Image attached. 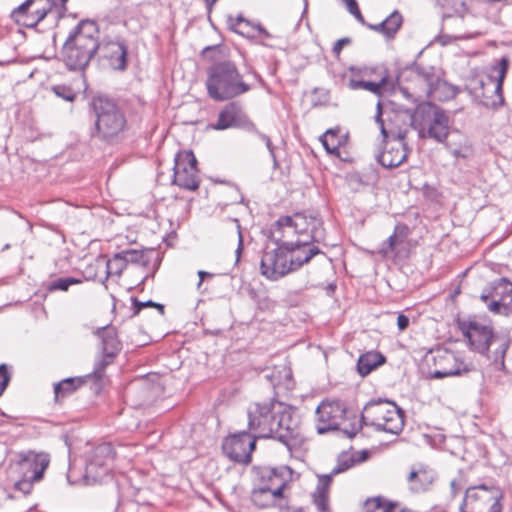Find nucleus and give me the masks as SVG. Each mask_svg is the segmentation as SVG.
Instances as JSON below:
<instances>
[{"instance_id": "nucleus-1", "label": "nucleus", "mask_w": 512, "mask_h": 512, "mask_svg": "<svg viewBox=\"0 0 512 512\" xmlns=\"http://www.w3.org/2000/svg\"><path fill=\"white\" fill-rule=\"evenodd\" d=\"M248 429L256 438H274L291 448L298 442V427L291 414L273 402L253 403L248 409Z\"/></svg>"}, {"instance_id": "nucleus-2", "label": "nucleus", "mask_w": 512, "mask_h": 512, "mask_svg": "<svg viewBox=\"0 0 512 512\" xmlns=\"http://www.w3.org/2000/svg\"><path fill=\"white\" fill-rule=\"evenodd\" d=\"M90 107L95 116L91 138L110 145L126 138L130 124L125 109L117 101L103 95L94 96Z\"/></svg>"}, {"instance_id": "nucleus-3", "label": "nucleus", "mask_w": 512, "mask_h": 512, "mask_svg": "<svg viewBox=\"0 0 512 512\" xmlns=\"http://www.w3.org/2000/svg\"><path fill=\"white\" fill-rule=\"evenodd\" d=\"M99 49V29L96 22L81 20L68 34L61 60L69 71H84Z\"/></svg>"}, {"instance_id": "nucleus-4", "label": "nucleus", "mask_w": 512, "mask_h": 512, "mask_svg": "<svg viewBox=\"0 0 512 512\" xmlns=\"http://www.w3.org/2000/svg\"><path fill=\"white\" fill-rule=\"evenodd\" d=\"M457 325L467 339L470 349L492 358L497 367H504V358L509 347V340L506 337L495 335L489 323L475 316L459 318Z\"/></svg>"}, {"instance_id": "nucleus-5", "label": "nucleus", "mask_w": 512, "mask_h": 512, "mask_svg": "<svg viewBox=\"0 0 512 512\" xmlns=\"http://www.w3.org/2000/svg\"><path fill=\"white\" fill-rule=\"evenodd\" d=\"M321 219L295 213L292 216H281L270 229V238L283 248L297 245L320 242L323 239Z\"/></svg>"}, {"instance_id": "nucleus-6", "label": "nucleus", "mask_w": 512, "mask_h": 512, "mask_svg": "<svg viewBox=\"0 0 512 512\" xmlns=\"http://www.w3.org/2000/svg\"><path fill=\"white\" fill-rule=\"evenodd\" d=\"M208 95L216 101L240 96L251 89L231 61L216 63L208 70L206 81Z\"/></svg>"}, {"instance_id": "nucleus-7", "label": "nucleus", "mask_w": 512, "mask_h": 512, "mask_svg": "<svg viewBox=\"0 0 512 512\" xmlns=\"http://www.w3.org/2000/svg\"><path fill=\"white\" fill-rule=\"evenodd\" d=\"M400 116L403 121L411 120L419 138H430L442 143L449 135V117L443 109L431 102H422L416 106L413 114Z\"/></svg>"}, {"instance_id": "nucleus-8", "label": "nucleus", "mask_w": 512, "mask_h": 512, "mask_svg": "<svg viewBox=\"0 0 512 512\" xmlns=\"http://www.w3.org/2000/svg\"><path fill=\"white\" fill-rule=\"evenodd\" d=\"M360 423L361 427L372 426L378 431L398 435L404 427V415L395 403L379 399L364 406Z\"/></svg>"}, {"instance_id": "nucleus-9", "label": "nucleus", "mask_w": 512, "mask_h": 512, "mask_svg": "<svg viewBox=\"0 0 512 512\" xmlns=\"http://www.w3.org/2000/svg\"><path fill=\"white\" fill-rule=\"evenodd\" d=\"M435 81L437 73L434 67L415 64L397 77L395 85L405 98L417 102L428 97Z\"/></svg>"}, {"instance_id": "nucleus-10", "label": "nucleus", "mask_w": 512, "mask_h": 512, "mask_svg": "<svg viewBox=\"0 0 512 512\" xmlns=\"http://www.w3.org/2000/svg\"><path fill=\"white\" fill-rule=\"evenodd\" d=\"M503 491L494 484L468 487L460 512H502Z\"/></svg>"}, {"instance_id": "nucleus-11", "label": "nucleus", "mask_w": 512, "mask_h": 512, "mask_svg": "<svg viewBox=\"0 0 512 512\" xmlns=\"http://www.w3.org/2000/svg\"><path fill=\"white\" fill-rule=\"evenodd\" d=\"M401 114L413 113L408 109H395L393 103H388L385 105L381 101H378L375 121L379 125L381 134L384 139L390 136L395 140L403 141L410 128H413L411 120L408 122L403 121V118L400 116Z\"/></svg>"}, {"instance_id": "nucleus-12", "label": "nucleus", "mask_w": 512, "mask_h": 512, "mask_svg": "<svg viewBox=\"0 0 512 512\" xmlns=\"http://www.w3.org/2000/svg\"><path fill=\"white\" fill-rule=\"evenodd\" d=\"M50 458L47 453H37L31 450L15 454L10 466V473L16 477L42 479L48 468Z\"/></svg>"}, {"instance_id": "nucleus-13", "label": "nucleus", "mask_w": 512, "mask_h": 512, "mask_svg": "<svg viewBox=\"0 0 512 512\" xmlns=\"http://www.w3.org/2000/svg\"><path fill=\"white\" fill-rule=\"evenodd\" d=\"M173 183L189 191L198 189L200 178L197 169V159L192 151H180L175 155Z\"/></svg>"}, {"instance_id": "nucleus-14", "label": "nucleus", "mask_w": 512, "mask_h": 512, "mask_svg": "<svg viewBox=\"0 0 512 512\" xmlns=\"http://www.w3.org/2000/svg\"><path fill=\"white\" fill-rule=\"evenodd\" d=\"M347 409L340 401H322L316 409V430L318 434L340 430Z\"/></svg>"}, {"instance_id": "nucleus-15", "label": "nucleus", "mask_w": 512, "mask_h": 512, "mask_svg": "<svg viewBox=\"0 0 512 512\" xmlns=\"http://www.w3.org/2000/svg\"><path fill=\"white\" fill-rule=\"evenodd\" d=\"M256 439V436L245 431L234 434L223 441V453L236 463L248 464L255 449Z\"/></svg>"}, {"instance_id": "nucleus-16", "label": "nucleus", "mask_w": 512, "mask_h": 512, "mask_svg": "<svg viewBox=\"0 0 512 512\" xmlns=\"http://www.w3.org/2000/svg\"><path fill=\"white\" fill-rule=\"evenodd\" d=\"M480 299L489 311L495 314H509L512 311V282L500 279L488 293H482Z\"/></svg>"}, {"instance_id": "nucleus-17", "label": "nucleus", "mask_w": 512, "mask_h": 512, "mask_svg": "<svg viewBox=\"0 0 512 512\" xmlns=\"http://www.w3.org/2000/svg\"><path fill=\"white\" fill-rule=\"evenodd\" d=\"M290 262L285 249L277 245L270 251H265L261 258V274L269 280L276 281L291 273Z\"/></svg>"}, {"instance_id": "nucleus-18", "label": "nucleus", "mask_w": 512, "mask_h": 512, "mask_svg": "<svg viewBox=\"0 0 512 512\" xmlns=\"http://www.w3.org/2000/svg\"><path fill=\"white\" fill-rule=\"evenodd\" d=\"M435 369L431 376L436 379L461 375L468 372V367L458 359L456 354L447 349H438L433 355Z\"/></svg>"}, {"instance_id": "nucleus-19", "label": "nucleus", "mask_w": 512, "mask_h": 512, "mask_svg": "<svg viewBox=\"0 0 512 512\" xmlns=\"http://www.w3.org/2000/svg\"><path fill=\"white\" fill-rule=\"evenodd\" d=\"M212 128L215 130L228 128L255 129V125L238 103L230 102L220 111L218 120L215 124H212Z\"/></svg>"}, {"instance_id": "nucleus-20", "label": "nucleus", "mask_w": 512, "mask_h": 512, "mask_svg": "<svg viewBox=\"0 0 512 512\" xmlns=\"http://www.w3.org/2000/svg\"><path fill=\"white\" fill-rule=\"evenodd\" d=\"M39 2L42 1L26 0L11 12V18L20 26L26 28L35 27L51 11V5L34 7Z\"/></svg>"}, {"instance_id": "nucleus-21", "label": "nucleus", "mask_w": 512, "mask_h": 512, "mask_svg": "<svg viewBox=\"0 0 512 512\" xmlns=\"http://www.w3.org/2000/svg\"><path fill=\"white\" fill-rule=\"evenodd\" d=\"M292 477V469L288 466L264 468L261 471L260 486L283 500V490Z\"/></svg>"}, {"instance_id": "nucleus-22", "label": "nucleus", "mask_w": 512, "mask_h": 512, "mask_svg": "<svg viewBox=\"0 0 512 512\" xmlns=\"http://www.w3.org/2000/svg\"><path fill=\"white\" fill-rule=\"evenodd\" d=\"M97 53H99L101 58L106 59L113 69L120 71L126 69L128 47L124 41H99V49Z\"/></svg>"}, {"instance_id": "nucleus-23", "label": "nucleus", "mask_w": 512, "mask_h": 512, "mask_svg": "<svg viewBox=\"0 0 512 512\" xmlns=\"http://www.w3.org/2000/svg\"><path fill=\"white\" fill-rule=\"evenodd\" d=\"M290 262L291 272L297 271L304 264H307L314 256L321 253L320 249L314 245V242L309 244H297L284 248Z\"/></svg>"}, {"instance_id": "nucleus-24", "label": "nucleus", "mask_w": 512, "mask_h": 512, "mask_svg": "<svg viewBox=\"0 0 512 512\" xmlns=\"http://www.w3.org/2000/svg\"><path fill=\"white\" fill-rule=\"evenodd\" d=\"M435 472L423 466L412 467L407 476L408 489L415 494L427 491L435 480Z\"/></svg>"}, {"instance_id": "nucleus-25", "label": "nucleus", "mask_w": 512, "mask_h": 512, "mask_svg": "<svg viewBox=\"0 0 512 512\" xmlns=\"http://www.w3.org/2000/svg\"><path fill=\"white\" fill-rule=\"evenodd\" d=\"M408 152L403 141L396 140L390 147L384 150L378 157V162L385 168H395L401 165L407 158Z\"/></svg>"}, {"instance_id": "nucleus-26", "label": "nucleus", "mask_w": 512, "mask_h": 512, "mask_svg": "<svg viewBox=\"0 0 512 512\" xmlns=\"http://www.w3.org/2000/svg\"><path fill=\"white\" fill-rule=\"evenodd\" d=\"M94 334L101 340L102 353H108L109 356H117L122 349L121 341L118 339L116 327L106 325L97 328Z\"/></svg>"}, {"instance_id": "nucleus-27", "label": "nucleus", "mask_w": 512, "mask_h": 512, "mask_svg": "<svg viewBox=\"0 0 512 512\" xmlns=\"http://www.w3.org/2000/svg\"><path fill=\"white\" fill-rule=\"evenodd\" d=\"M363 89L375 95H381L382 91L395 92V81L390 79L387 73L381 74L375 80H358L354 78V90Z\"/></svg>"}, {"instance_id": "nucleus-28", "label": "nucleus", "mask_w": 512, "mask_h": 512, "mask_svg": "<svg viewBox=\"0 0 512 512\" xmlns=\"http://www.w3.org/2000/svg\"><path fill=\"white\" fill-rule=\"evenodd\" d=\"M332 477L331 473L317 475L318 482L312 496L313 502L320 512H327L329 510V489Z\"/></svg>"}, {"instance_id": "nucleus-29", "label": "nucleus", "mask_w": 512, "mask_h": 512, "mask_svg": "<svg viewBox=\"0 0 512 512\" xmlns=\"http://www.w3.org/2000/svg\"><path fill=\"white\" fill-rule=\"evenodd\" d=\"M227 24L231 31L243 36H253L254 31H257L266 38L270 36L261 24H252L251 21L245 19L241 14L237 17L229 15L227 18Z\"/></svg>"}, {"instance_id": "nucleus-30", "label": "nucleus", "mask_w": 512, "mask_h": 512, "mask_svg": "<svg viewBox=\"0 0 512 512\" xmlns=\"http://www.w3.org/2000/svg\"><path fill=\"white\" fill-rule=\"evenodd\" d=\"M386 362L385 356L378 351H368L360 355L357 361V372L365 377Z\"/></svg>"}, {"instance_id": "nucleus-31", "label": "nucleus", "mask_w": 512, "mask_h": 512, "mask_svg": "<svg viewBox=\"0 0 512 512\" xmlns=\"http://www.w3.org/2000/svg\"><path fill=\"white\" fill-rule=\"evenodd\" d=\"M408 236V229L403 224L395 226L394 233L384 243L382 252L399 254L403 251V244Z\"/></svg>"}, {"instance_id": "nucleus-32", "label": "nucleus", "mask_w": 512, "mask_h": 512, "mask_svg": "<svg viewBox=\"0 0 512 512\" xmlns=\"http://www.w3.org/2000/svg\"><path fill=\"white\" fill-rule=\"evenodd\" d=\"M86 382L84 377H69L54 384L55 401L58 402L80 388Z\"/></svg>"}, {"instance_id": "nucleus-33", "label": "nucleus", "mask_w": 512, "mask_h": 512, "mask_svg": "<svg viewBox=\"0 0 512 512\" xmlns=\"http://www.w3.org/2000/svg\"><path fill=\"white\" fill-rule=\"evenodd\" d=\"M458 94V89L442 80L437 74V81L433 83L431 93L427 98H431L436 101H447L454 98Z\"/></svg>"}, {"instance_id": "nucleus-34", "label": "nucleus", "mask_w": 512, "mask_h": 512, "mask_svg": "<svg viewBox=\"0 0 512 512\" xmlns=\"http://www.w3.org/2000/svg\"><path fill=\"white\" fill-rule=\"evenodd\" d=\"M266 490H267L266 488L259 485L258 488H255L252 491L251 499H252V502L254 503V505L259 508L278 506L280 509H282L284 507V505L282 503L277 504V501L278 500L282 501V499H280L276 495H272V493L270 491H266Z\"/></svg>"}, {"instance_id": "nucleus-35", "label": "nucleus", "mask_w": 512, "mask_h": 512, "mask_svg": "<svg viewBox=\"0 0 512 512\" xmlns=\"http://www.w3.org/2000/svg\"><path fill=\"white\" fill-rule=\"evenodd\" d=\"M114 456L113 446L110 443H102L93 449L89 461L101 464V467H109Z\"/></svg>"}, {"instance_id": "nucleus-36", "label": "nucleus", "mask_w": 512, "mask_h": 512, "mask_svg": "<svg viewBox=\"0 0 512 512\" xmlns=\"http://www.w3.org/2000/svg\"><path fill=\"white\" fill-rule=\"evenodd\" d=\"M395 507V503L382 496H377L365 500L360 512H394Z\"/></svg>"}, {"instance_id": "nucleus-37", "label": "nucleus", "mask_w": 512, "mask_h": 512, "mask_svg": "<svg viewBox=\"0 0 512 512\" xmlns=\"http://www.w3.org/2000/svg\"><path fill=\"white\" fill-rule=\"evenodd\" d=\"M320 141L325 150L335 156H340L341 149L344 148L341 138L338 135V130L329 129L321 137Z\"/></svg>"}, {"instance_id": "nucleus-38", "label": "nucleus", "mask_w": 512, "mask_h": 512, "mask_svg": "<svg viewBox=\"0 0 512 512\" xmlns=\"http://www.w3.org/2000/svg\"><path fill=\"white\" fill-rule=\"evenodd\" d=\"M270 379L274 387H283L289 390L294 386L292 370L288 366L276 368Z\"/></svg>"}, {"instance_id": "nucleus-39", "label": "nucleus", "mask_w": 512, "mask_h": 512, "mask_svg": "<svg viewBox=\"0 0 512 512\" xmlns=\"http://www.w3.org/2000/svg\"><path fill=\"white\" fill-rule=\"evenodd\" d=\"M493 70L497 72V76L493 79L492 77H488L489 83L496 82L494 87V92L497 94L499 98V105H503L504 98L502 95V85L505 79L507 70H508V61L505 58H502L498 65H496Z\"/></svg>"}, {"instance_id": "nucleus-40", "label": "nucleus", "mask_w": 512, "mask_h": 512, "mask_svg": "<svg viewBox=\"0 0 512 512\" xmlns=\"http://www.w3.org/2000/svg\"><path fill=\"white\" fill-rule=\"evenodd\" d=\"M110 467H101V464L88 460L85 468L84 478L87 484H95L101 482L108 474Z\"/></svg>"}, {"instance_id": "nucleus-41", "label": "nucleus", "mask_w": 512, "mask_h": 512, "mask_svg": "<svg viewBox=\"0 0 512 512\" xmlns=\"http://www.w3.org/2000/svg\"><path fill=\"white\" fill-rule=\"evenodd\" d=\"M386 27V38L392 39L403 23L402 15L399 11H393L386 19L383 20Z\"/></svg>"}, {"instance_id": "nucleus-42", "label": "nucleus", "mask_w": 512, "mask_h": 512, "mask_svg": "<svg viewBox=\"0 0 512 512\" xmlns=\"http://www.w3.org/2000/svg\"><path fill=\"white\" fill-rule=\"evenodd\" d=\"M352 467V452L351 450L343 451L337 458V464L330 472L333 476L343 473Z\"/></svg>"}, {"instance_id": "nucleus-43", "label": "nucleus", "mask_w": 512, "mask_h": 512, "mask_svg": "<svg viewBox=\"0 0 512 512\" xmlns=\"http://www.w3.org/2000/svg\"><path fill=\"white\" fill-rule=\"evenodd\" d=\"M81 280L74 277H62L49 282L47 290L50 292L61 290L67 291L71 285L80 284Z\"/></svg>"}, {"instance_id": "nucleus-44", "label": "nucleus", "mask_w": 512, "mask_h": 512, "mask_svg": "<svg viewBox=\"0 0 512 512\" xmlns=\"http://www.w3.org/2000/svg\"><path fill=\"white\" fill-rule=\"evenodd\" d=\"M378 180V173L374 167H369L364 173L359 174L357 183L363 187H373Z\"/></svg>"}, {"instance_id": "nucleus-45", "label": "nucleus", "mask_w": 512, "mask_h": 512, "mask_svg": "<svg viewBox=\"0 0 512 512\" xmlns=\"http://www.w3.org/2000/svg\"><path fill=\"white\" fill-rule=\"evenodd\" d=\"M127 264L119 255L116 253L114 257L107 262V274H117L120 275L122 271L126 268Z\"/></svg>"}, {"instance_id": "nucleus-46", "label": "nucleus", "mask_w": 512, "mask_h": 512, "mask_svg": "<svg viewBox=\"0 0 512 512\" xmlns=\"http://www.w3.org/2000/svg\"><path fill=\"white\" fill-rule=\"evenodd\" d=\"M147 307H154L157 308L159 311V314L161 316L164 315V305L160 303L153 302L152 300H148L145 302L139 301L137 298H133V315H138L140 311Z\"/></svg>"}, {"instance_id": "nucleus-47", "label": "nucleus", "mask_w": 512, "mask_h": 512, "mask_svg": "<svg viewBox=\"0 0 512 512\" xmlns=\"http://www.w3.org/2000/svg\"><path fill=\"white\" fill-rule=\"evenodd\" d=\"M52 91L56 96L68 102H73L77 96L76 92L67 85H55L52 87Z\"/></svg>"}, {"instance_id": "nucleus-48", "label": "nucleus", "mask_w": 512, "mask_h": 512, "mask_svg": "<svg viewBox=\"0 0 512 512\" xmlns=\"http://www.w3.org/2000/svg\"><path fill=\"white\" fill-rule=\"evenodd\" d=\"M116 356H109L108 353H102V357L95 363L93 373L97 378H102L106 367L113 363Z\"/></svg>"}, {"instance_id": "nucleus-49", "label": "nucleus", "mask_w": 512, "mask_h": 512, "mask_svg": "<svg viewBox=\"0 0 512 512\" xmlns=\"http://www.w3.org/2000/svg\"><path fill=\"white\" fill-rule=\"evenodd\" d=\"M18 480L15 482L14 487L16 490L21 491L23 494H29L32 491L33 483L38 482L41 479H30L27 477H17Z\"/></svg>"}, {"instance_id": "nucleus-50", "label": "nucleus", "mask_w": 512, "mask_h": 512, "mask_svg": "<svg viewBox=\"0 0 512 512\" xmlns=\"http://www.w3.org/2000/svg\"><path fill=\"white\" fill-rule=\"evenodd\" d=\"M119 255L122 257L126 264L138 263L143 257V253L135 249L123 250L119 252Z\"/></svg>"}, {"instance_id": "nucleus-51", "label": "nucleus", "mask_w": 512, "mask_h": 512, "mask_svg": "<svg viewBox=\"0 0 512 512\" xmlns=\"http://www.w3.org/2000/svg\"><path fill=\"white\" fill-rule=\"evenodd\" d=\"M11 380V374L6 364H0V396L4 393Z\"/></svg>"}, {"instance_id": "nucleus-52", "label": "nucleus", "mask_w": 512, "mask_h": 512, "mask_svg": "<svg viewBox=\"0 0 512 512\" xmlns=\"http://www.w3.org/2000/svg\"><path fill=\"white\" fill-rule=\"evenodd\" d=\"M374 452L375 449H362L359 451H354V465L365 463L372 457Z\"/></svg>"}, {"instance_id": "nucleus-53", "label": "nucleus", "mask_w": 512, "mask_h": 512, "mask_svg": "<svg viewBox=\"0 0 512 512\" xmlns=\"http://www.w3.org/2000/svg\"><path fill=\"white\" fill-rule=\"evenodd\" d=\"M312 98H319V100H313V106L323 105L329 98L328 91L323 88H315L312 92Z\"/></svg>"}, {"instance_id": "nucleus-54", "label": "nucleus", "mask_w": 512, "mask_h": 512, "mask_svg": "<svg viewBox=\"0 0 512 512\" xmlns=\"http://www.w3.org/2000/svg\"><path fill=\"white\" fill-rule=\"evenodd\" d=\"M352 43V39L350 37H344L335 42L332 47V54L339 59L342 49L345 46H349Z\"/></svg>"}, {"instance_id": "nucleus-55", "label": "nucleus", "mask_w": 512, "mask_h": 512, "mask_svg": "<svg viewBox=\"0 0 512 512\" xmlns=\"http://www.w3.org/2000/svg\"><path fill=\"white\" fill-rule=\"evenodd\" d=\"M250 131L254 132L260 140H262V142L265 143L267 149L269 150L270 152V155L271 157L273 158V160L276 162V156H275V147L273 146L272 142H271V139L269 136H267L266 134L264 133H261L259 132L256 128L255 129H249Z\"/></svg>"}, {"instance_id": "nucleus-56", "label": "nucleus", "mask_w": 512, "mask_h": 512, "mask_svg": "<svg viewBox=\"0 0 512 512\" xmlns=\"http://www.w3.org/2000/svg\"><path fill=\"white\" fill-rule=\"evenodd\" d=\"M340 83L347 88H352V66L340 75Z\"/></svg>"}, {"instance_id": "nucleus-57", "label": "nucleus", "mask_w": 512, "mask_h": 512, "mask_svg": "<svg viewBox=\"0 0 512 512\" xmlns=\"http://www.w3.org/2000/svg\"><path fill=\"white\" fill-rule=\"evenodd\" d=\"M397 326L400 331H404L409 326V318L406 315L400 313L397 317Z\"/></svg>"}, {"instance_id": "nucleus-58", "label": "nucleus", "mask_w": 512, "mask_h": 512, "mask_svg": "<svg viewBox=\"0 0 512 512\" xmlns=\"http://www.w3.org/2000/svg\"><path fill=\"white\" fill-rule=\"evenodd\" d=\"M242 251H243V236H242L241 231L239 230L238 231V246H237V249L235 251L236 263L239 262L241 254H242Z\"/></svg>"}, {"instance_id": "nucleus-59", "label": "nucleus", "mask_w": 512, "mask_h": 512, "mask_svg": "<svg viewBox=\"0 0 512 512\" xmlns=\"http://www.w3.org/2000/svg\"><path fill=\"white\" fill-rule=\"evenodd\" d=\"M369 27L378 32V33H381L382 35H384L386 37V27H385V24H384V21H381L380 23L376 24V25H369Z\"/></svg>"}, {"instance_id": "nucleus-60", "label": "nucleus", "mask_w": 512, "mask_h": 512, "mask_svg": "<svg viewBox=\"0 0 512 512\" xmlns=\"http://www.w3.org/2000/svg\"><path fill=\"white\" fill-rule=\"evenodd\" d=\"M346 149V144L344 145V148L341 149V153H340V156H337L341 161L343 162H351L352 159L349 155V153L345 150Z\"/></svg>"}, {"instance_id": "nucleus-61", "label": "nucleus", "mask_w": 512, "mask_h": 512, "mask_svg": "<svg viewBox=\"0 0 512 512\" xmlns=\"http://www.w3.org/2000/svg\"><path fill=\"white\" fill-rule=\"evenodd\" d=\"M354 18H356L358 21H360L361 23L364 24L363 16H362L361 11H360L355 0H354Z\"/></svg>"}, {"instance_id": "nucleus-62", "label": "nucleus", "mask_w": 512, "mask_h": 512, "mask_svg": "<svg viewBox=\"0 0 512 512\" xmlns=\"http://www.w3.org/2000/svg\"><path fill=\"white\" fill-rule=\"evenodd\" d=\"M198 276H199L200 279H199V282H198L197 286L200 287L202 282L204 281L205 277H211L212 274H210V273H208L206 271L200 270V271H198Z\"/></svg>"}, {"instance_id": "nucleus-63", "label": "nucleus", "mask_w": 512, "mask_h": 512, "mask_svg": "<svg viewBox=\"0 0 512 512\" xmlns=\"http://www.w3.org/2000/svg\"><path fill=\"white\" fill-rule=\"evenodd\" d=\"M450 486L454 496L461 490V487L456 480H452Z\"/></svg>"}, {"instance_id": "nucleus-64", "label": "nucleus", "mask_w": 512, "mask_h": 512, "mask_svg": "<svg viewBox=\"0 0 512 512\" xmlns=\"http://www.w3.org/2000/svg\"><path fill=\"white\" fill-rule=\"evenodd\" d=\"M204 1H205L206 8H207L208 12H211V11H212V8H213V5H214L218 0H204Z\"/></svg>"}]
</instances>
